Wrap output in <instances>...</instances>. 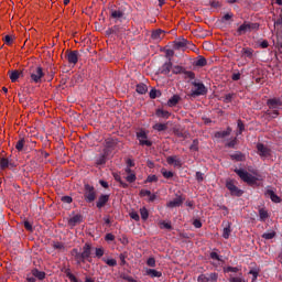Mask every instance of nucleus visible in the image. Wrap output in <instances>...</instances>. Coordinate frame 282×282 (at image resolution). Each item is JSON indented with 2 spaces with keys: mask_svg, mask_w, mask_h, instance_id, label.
Wrapping results in <instances>:
<instances>
[{
  "mask_svg": "<svg viewBox=\"0 0 282 282\" xmlns=\"http://www.w3.org/2000/svg\"><path fill=\"white\" fill-rule=\"evenodd\" d=\"M91 252H94V247L91 243L86 242L80 250H78V248H74L70 251V256L73 257L76 265H83V263H91L94 261Z\"/></svg>",
  "mask_w": 282,
  "mask_h": 282,
  "instance_id": "nucleus-1",
  "label": "nucleus"
},
{
  "mask_svg": "<svg viewBox=\"0 0 282 282\" xmlns=\"http://www.w3.org/2000/svg\"><path fill=\"white\" fill-rule=\"evenodd\" d=\"M30 82L35 83V85H40L43 83V78H45V73L43 72V67H31L29 70Z\"/></svg>",
  "mask_w": 282,
  "mask_h": 282,
  "instance_id": "nucleus-2",
  "label": "nucleus"
},
{
  "mask_svg": "<svg viewBox=\"0 0 282 282\" xmlns=\"http://www.w3.org/2000/svg\"><path fill=\"white\" fill-rule=\"evenodd\" d=\"M234 172L242 180V182H246L249 186H254L257 182H259V178L253 176L252 174L248 173V171L242 169H235Z\"/></svg>",
  "mask_w": 282,
  "mask_h": 282,
  "instance_id": "nucleus-3",
  "label": "nucleus"
},
{
  "mask_svg": "<svg viewBox=\"0 0 282 282\" xmlns=\"http://www.w3.org/2000/svg\"><path fill=\"white\" fill-rule=\"evenodd\" d=\"M193 87L195 89L191 90L189 98H197L199 96H206L208 94V88H206V85L202 82H193L192 83Z\"/></svg>",
  "mask_w": 282,
  "mask_h": 282,
  "instance_id": "nucleus-4",
  "label": "nucleus"
},
{
  "mask_svg": "<svg viewBox=\"0 0 282 282\" xmlns=\"http://www.w3.org/2000/svg\"><path fill=\"white\" fill-rule=\"evenodd\" d=\"M96 187L94 185L85 184L84 185V199L87 204H93L96 202Z\"/></svg>",
  "mask_w": 282,
  "mask_h": 282,
  "instance_id": "nucleus-5",
  "label": "nucleus"
},
{
  "mask_svg": "<svg viewBox=\"0 0 282 282\" xmlns=\"http://www.w3.org/2000/svg\"><path fill=\"white\" fill-rule=\"evenodd\" d=\"M252 30H259V23L245 22L237 29V35L243 36V34L252 32Z\"/></svg>",
  "mask_w": 282,
  "mask_h": 282,
  "instance_id": "nucleus-6",
  "label": "nucleus"
},
{
  "mask_svg": "<svg viewBox=\"0 0 282 282\" xmlns=\"http://www.w3.org/2000/svg\"><path fill=\"white\" fill-rule=\"evenodd\" d=\"M219 279V273L212 272V273H202L197 278V282H217Z\"/></svg>",
  "mask_w": 282,
  "mask_h": 282,
  "instance_id": "nucleus-7",
  "label": "nucleus"
},
{
  "mask_svg": "<svg viewBox=\"0 0 282 282\" xmlns=\"http://www.w3.org/2000/svg\"><path fill=\"white\" fill-rule=\"evenodd\" d=\"M148 135H147V131L141 130L139 132H137V140H139V144L141 147H153V142H151L150 140H148Z\"/></svg>",
  "mask_w": 282,
  "mask_h": 282,
  "instance_id": "nucleus-8",
  "label": "nucleus"
},
{
  "mask_svg": "<svg viewBox=\"0 0 282 282\" xmlns=\"http://www.w3.org/2000/svg\"><path fill=\"white\" fill-rule=\"evenodd\" d=\"M226 188L229 189L230 195H232L234 197H241V195H243V191L239 189V187H237V185H235V182L232 181L226 182Z\"/></svg>",
  "mask_w": 282,
  "mask_h": 282,
  "instance_id": "nucleus-9",
  "label": "nucleus"
},
{
  "mask_svg": "<svg viewBox=\"0 0 282 282\" xmlns=\"http://www.w3.org/2000/svg\"><path fill=\"white\" fill-rule=\"evenodd\" d=\"M6 169H17V163L6 156H2L0 158V170L6 171Z\"/></svg>",
  "mask_w": 282,
  "mask_h": 282,
  "instance_id": "nucleus-10",
  "label": "nucleus"
},
{
  "mask_svg": "<svg viewBox=\"0 0 282 282\" xmlns=\"http://www.w3.org/2000/svg\"><path fill=\"white\" fill-rule=\"evenodd\" d=\"M78 51H66L65 58L68 61L69 65H76L78 63Z\"/></svg>",
  "mask_w": 282,
  "mask_h": 282,
  "instance_id": "nucleus-11",
  "label": "nucleus"
},
{
  "mask_svg": "<svg viewBox=\"0 0 282 282\" xmlns=\"http://www.w3.org/2000/svg\"><path fill=\"white\" fill-rule=\"evenodd\" d=\"M267 106L269 109H279L282 107V98L281 97H273L267 100Z\"/></svg>",
  "mask_w": 282,
  "mask_h": 282,
  "instance_id": "nucleus-12",
  "label": "nucleus"
},
{
  "mask_svg": "<svg viewBox=\"0 0 282 282\" xmlns=\"http://www.w3.org/2000/svg\"><path fill=\"white\" fill-rule=\"evenodd\" d=\"M109 199H110V196L109 194H101L97 202H96V206L97 208L100 210L101 208H105V206H107V204H109Z\"/></svg>",
  "mask_w": 282,
  "mask_h": 282,
  "instance_id": "nucleus-13",
  "label": "nucleus"
},
{
  "mask_svg": "<svg viewBox=\"0 0 282 282\" xmlns=\"http://www.w3.org/2000/svg\"><path fill=\"white\" fill-rule=\"evenodd\" d=\"M257 151H258V155H260V158H268L270 155L269 148L265 147L263 143L257 144Z\"/></svg>",
  "mask_w": 282,
  "mask_h": 282,
  "instance_id": "nucleus-14",
  "label": "nucleus"
},
{
  "mask_svg": "<svg viewBox=\"0 0 282 282\" xmlns=\"http://www.w3.org/2000/svg\"><path fill=\"white\" fill-rule=\"evenodd\" d=\"M265 197H270L271 202L274 204H281V197L274 193L272 189H267L264 193Z\"/></svg>",
  "mask_w": 282,
  "mask_h": 282,
  "instance_id": "nucleus-15",
  "label": "nucleus"
},
{
  "mask_svg": "<svg viewBox=\"0 0 282 282\" xmlns=\"http://www.w3.org/2000/svg\"><path fill=\"white\" fill-rule=\"evenodd\" d=\"M126 181L129 182V184H133V182H135L138 180V176H135V172H133V170H131L130 167H126Z\"/></svg>",
  "mask_w": 282,
  "mask_h": 282,
  "instance_id": "nucleus-16",
  "label": "nucleus"
},
{
  "mask_svg": "<svg viewBox=\"0 0 282 282\" xmlns=\"http://www.w3.org/2000/svg\"><path fill=\"white\" fill-rule=\"evenodd\" d=\"M191 45V42L186 39H182L174 42V50H184V47H188Z\"/></svg>",
  "mask_w": 282,
  "mask_h": 282,
  "instance_id": "nucleus-17",
  "label": "nucleus"
},
{
  "mask_svg": "<svg viewBox=\"0 0 282 282\" xmlns=\"http://www.w3.org/2000/svg\"><path fill=\"white\" fill-rule=\"evenodd\" d=\"M184 204V198L182 196H177L173 200H170L167 203L169 208H178V206H182Z\"/></svg>",
  "mask_w": 282,
  "mask_h": 282,
  "instance_id": "nucleus-18",
  "label": "nucleus"
},
{
  "mask_svg": "<svg viewBox=\"0 0 282 282\" xmlns=\"http://www.w3.org/2000/svg\"><path fill=\"white\" fill-rule=\"evenodd\" d=\"M145 274L151 279H160L162 276V272L155 269H145Z\"/></svg>",
  "mask_w": 282,
  "mask_h": 282,
  "instance_id": "nucleus-19",
  "label": "nucleus"
},
{
  "mask_svg": "<svg viewBox=\"0 0 282 282\" xmlns=\"http://www.w3.org/2000/svg\"><path fill=\"white\" fill-rule=\"evenodd\" d=\"M21 76H23V72L9 70V77H10L11 83H17V80H19V78H21Z\"/></svg>",
  "mask_w": 282,
  "mask_h": 282,
  "instance_id": "nucleus-20",
  "label": "nucleus"
},
{
  "mask_svg": "<svg viewBox=\"0 0 282 282\" xmlns=\"http://www.w3.org/2000/svg\"><path fill=\"white\" fill-rule=\"evenodd\" d=\"M110 17H111V19H122V17H124V10L110 9Z\"/></svg>",
  "mask_w": 282,
  "mask_h": 282,
  "instance_id": "nucleus-21",
  "label": "nucleus"
},
{
  "mask_svg": "<svg viewBox=\"0 0 282 282\" xmlns=\"http://www.w3.org/2000/svg\"><path fill=\"white\" fill-rule=\"evenodd\" d=\"M166 162H167V164L173 165V166H182V160H180L175 155L174 156H167Z\"/></svg>",
  "mask_w": 282,
  "mask_h": 282,
  "instance_id": "nucleus-22",
  "label": "nucleus"
},
{
  "mask_svg": "<svg viewBox=\"0 0 282 282\" xmlns=\"http://www.w3.org/2000/svg\"><path fill=\"white\" fill-rule=\"evenodd\" d=\"M241 56H245V58H252L254 56V50L250 47H243L240 51Z\"/></svg>",
  "mask_w": 282,
  "mask_h": 282,
  "instance_id": "nucleus-23",
  "label": "nucleus"
},
{
  "mask_svg": "<svg viewBox=\"0 0 282 282\" xmlns=\"http://www.w3.org/2000/svg\"><path fill=\"white\" fill-rule=\"evenodd\" d=\"M173 68V63L171 61L165 62L161 67V74H164L165 76L171 74V69Z\"/></svg>",
  "mask_w": 282,
  "mask_h": 282,
  "instance_id": "nucleus-24",
  "label": "nucleus"
},
{
  "mask_svg": "<svg viewBox=\"0 0 282 282\" xmlns=\"http://www.w3.org/2000/svg\"><path fill=\"white\" fill-rule=\"evenodd\" d=\"M208 65V61L204 56H198L196 61H194L195 67H206Z\"/></svg>",
  "mask_w": 282,
  "mask_h": 282,
  "instance_id": "nucleus-25",
  "label": "nucleus"
},
{
  "mask_svg": "<svg viewBox=\"0 0 282 282\" xmlns=\"http://www.w3.org/2000/svg\"><path fill=\"white\" fill-rule=\"evenodd\" d=\"M182 100L180 95H174L167 100V107H176V105Z\"/></svg>",
  "mask_w": 282,
  "mask_h": 282,
  "instance_id": "nucleus-26",
  "label": "nucleus"
},
{
  "mask_svg": "<svg viewBox=\"0 0 282 282\" xmlns=\"http://www.w3.org/2000/svg\"><path fill=\"white\" fill-rule=\"evenodd\" d=\"M83 221V216L82 215H75L68 220V225L72 227L76 226L77 224H80Z\"/></svg>",
  "mask_w": 282,
  "mask_h": 282,
  "instance_id": "nucleus-27",
  "label": "nucleus"
},
{
  "mask_svg": "<svg viewBox=\"0 0 282 282\" xmlns=\"http://www.w3.org/2000/svg\"><path fill=\"white\" fill-rule=\"evenodd\" d=\"M155 113L158 118H164L165 120H169V118H171V112L164 109H156Z\"/></svg>",
  "mask_w": 282,
  "mask_h": 282,
  "instance_id": "nucleus-28",
  "label": "nucleus"
},
{
  "mask_svg": "<svg viewBox=\"0 0 282 282\" xmlns=\"http://www.w3.org/2000/svg\"><path fill=\"white\" fill-rule=\"evenodd\" d=\"M231 133L232 129L228 127L227 130L216 132L215 138H228Z\"/></svg>",
  "mask_w": 282,
  "mask_h": 282,
  "instance_id": "nucleus-29",
  "label": "nucleus"
},
{
  "mask_svg": "<svg viewBox=\"0 0 282 282\" xmlns=\"http://www.w3.org/2000/svg\"><path fill=\"white\" fill-rule=\"evenodd\" d=\"M135 91H137V94L144 95V94H147V91H149V88L147 87L145 84L140 83L137 85Z\"/></svg>",
  "mask_w": 282,
  "mask_h": 282,
  "instance_id": "nucleus-30",
  "label": "nucleus"
},
{
  "mask_svg": "<svg viewBox=\"0 0 282 282\" xmlns=\"http://www.w3.org/2000/svg\"><path fill=\"white\" fill-rule=\"evenodd\" d=\"M32 274L35 279H39V281H43V279H45V272L39 271V269H33Z\"/></svg>",
  "mask_w": 282,
  "mask_h": 282,
  "instance_id": "nucleus-31",
  "label": "nucleus"
},
{
  "mask_svg": "<svg viewBox=\"0 0 282 282\" xmlns=\"http://www.w3.org/2000/svg\"><path fill=\"white\" fill-rule=\"evenodd\" d=\"M231 160H236V162H243L246 160V155L241 152H236L230 155Z\"/></svg>",
  "mask_w": 282,
  "mask_h": 282,
  "instance_id": "nucleus-32",
  "label": "nucleus"
},
{
  "mask_svg": "<svg viewBox=\"0 0 282 282\" xmlns=\"http://www.w3.org/2000/svg\"><path fill=\"white\" fill-rule=\"evenodd\" d=\"M113 178L116 182H118L121 186V188H129V184L122 181V177L118 174H113Z\"/></svg>",
  "mask_w": 282,
  "mask_h": 282,
  "instance_id": "nucleus-33",
  "label": "nucleus"
},
{
  "mask_svg": "<svg viewBox=\"0 0 282 282\" xmlns=\"http://www.w3.org/2000/svg\"><path fill=\"white\" fill-rule=\"evenodd\" d=\"M162 35H164V31L162 30V29H158V30H155L153 33H152V39L154 40V41H158V40H160V39H162Z\"/></svg>",
  "mask_w": 282,
  "mask_h": 282,
  "instance_id": "nucleus-34",
  "label": "nucleus"
},
{
  "mask_svg": "<svg viewBox=\"0 0 282 282\" xmlns=\"http://www.w3.org/2000/svg\"><path fill=\"white\" fill-rule=\"evenodd\" d=\"M23 147H25V138L19 139L18 142L15 143V149L19 152L23 151Z\"/></svg>",
  "mask_w": 282,
  "mask_h": 282,
  "instance_id": "nucleus-35",
  "label": "nucleus"
},
{
  "mask_svg": "<svg viewBox=\"0 0 282 282\" xmlns=\"http://www.w3.org/2000/svg\"><path fill=\"white\" fill-rule=\"evenodd\" d=\"M237 127H238L237 135H241V133L246 131V126L243 124V121H241V119L237 120Z\"/></svg>",
  "mask_w": 282,
  "mask_h": 282,
  "instance_id": "nucleus-36",
  "label": "nucleus"
},
{
  "mask_svg": "<svg viewBox=\"0 0 282 282\" xmlns=\"http://www.w3.org/2000/svg\"><path fill=\"white\" fill-rule=\"evenodd\" d=\"M154 131H166L169 129V126L166 123H155L153 126Z\"/></svg>",
  "mask_w": 282,
  "mask_h": 282,
  "instance_id": "nucleus-37",
  "label": "nucleus"
},
{
  "mask_svg": "<svg viewBox=\"0 0 282 282\" xmlns=\"http://www.w3.org/2000/svg\"><path fill=\"white\" fill-rule=\"evenodd\" d=\"M230 223H228V226L223 229V237L224 239H230Z\"/></svg>",
  "mask_w": 282,
  "mask_h": 282,
  "instance_id": "nucleus-38",
  "label": "nucleus"
},
{
  "mask_svg": "<svg viewBox=\"0 0 282 282\" xmlns=\"http://www.w3.org/2000/svg\"><path fill=\"white\" fill-rule=\"evenodd\" d=\"M104 263H107L109 268H116L118 265V261L116 259H105L102 258Z\"/></svg>",
  "mask_w": 282,
  "mask_h": 282,
  "instance_id": "nucleus-39",
  "label": "nucleus"
},
{
  "mask_svg": "<svg viewBox=\"0 0 282 282\" xmlns=\"http://www.w3.org/2000/svg\"><path fill=\"white\" fill-rule=\"evenodd\" d=\"M140 215L141 219H143V221H147L149 219V209H147V207L141 208Z\"/></svg>",
  "mask_w": 282,
  "mask_h": 282,
  "instance_id": "nucleus-40",
  "label": "nucleus"
},
{
  "mask_svg": "<svg viewBox=\"0 0 282 282\" xmlns=\"http://www.w3.org/2000/svg\"><path fill=\"white\" fill-rule=\"evenodd\" d=\"M276 237V231H268L262 235V239H274Z\"/></svg>",
  "mask_w": 282,
  "mask_h": 282,
  "instance_id": "nucleus-41",
  "label": "nucleus"
},
{
  "mask_svg": "<svg viewBox=\"0 0 282 282\" xmlns=\"http://www.w3.org/2000/svg\"><path fill=\"white\" fill-rule=\"evenodd\" d=\"M96 164H97L98 166H102V164H107V154L100 155V156L97 159Z\"/></svg>",
  "mask_w": 282,
  "mask_h": 282,
  "instance_id": "nucleus-42",
  "label": "nucleus"
},
{
  "mask_svg": "<svg viewBox=\"0 0 282 282\" xmlns=\"http://www.w3.org/2000/svg\"><path fill=\"white\" fill-rule=\"evenodd\" d=\"M259 217H260V221H265L268 219V217H269L268 210L260 209L259 210Z\"/></svg>",
  "mask_w": 282,
  "mask_h": 282,
  "instance_id": "nucleus-43",
  "label": "nucleus"
},
{
  "mask_svg": "<svg viewBox=\"0 0 282 282\" xmlns=\"http://www.w3.org/2000/svg\"><path fill=\"white\" fill-rule=\"evenodd\" d=\"M106 149H116V140L107 139L106 140Z\"/></svg>",
  "mask_w": 282,
  "mask_h": 282,
  "instance_id": "nucleus-44",
  "label": "nucleus"
},
{
  "mask_svg": "<svg viewBox=\"0 0 282 282\" xmlns=\"http://www.w3.org/2000/svg\"><path fill=\"white\" fill-rule=\"evenodd\" d=\"M105 256V249L104 248H95V257L97 259H101V257Z\"/></svg>",
  "mask_w": 282,
  "mask_h": 282,
  "instance_id": "nucleus-45",
  "label": "nucleus"
},
{
  "mask_svg": "<svg viewBox=\"0 0 282 282\" xmlns=\"http://www.w3.org/2000/svg\"><path fill=\"white\" fill-rule=\"evenodd\" d=\"M161 173H162L163 177H165V180H171V177H173V175H174L173 172L166 171L165 169H162Z\"/></svg>",
  "mask_w": 282,
  "mask_h": 282,
  "instance_id": "nucleus-46",
  "label": "nucleus"
},
{
  "mask_svg": "<svg viewBox=\"0 0 282 282\" xmlns=\"http://www.w3.org/2000/svg\"><path fill=\"white\" fill-rule=\"evenodd\" d=\"M66 276H67V279H69L70 282H78V279L76 278V275H74V273L69 272V270L66 271Z\"/></svg>",
  "mask_w": 282,
  "mask_h": 282,
  "instance_id": "nucleus-47",
  "label": "nucleus"
},
{
  "mask_svg": "<svg viewBox=\"0 0 282 282\" xmlns=\"http://www.w3.org/2000/svg\"><path fill=\"white\" fill-rule=\"evenodd\" d=\"M121 279L123 281H127V282H138V280L133 279V276L129 275V274H122L121 275Z\"/></svg>",
  "mask_w": 282,
  "mask_h": 282,
  "instance_id": "nucleus-48",
  "label": "nucleus"
},
{
  "mask_svg": "<svg viewBox=\"0 0 282 282\" xmlns=\"http://www.w3.org/2000/svg\"><path fill=\"white\" fill-rule=\"evenodd\" d=\"M267 116H270V118H278L279 117V109H272V111H267Z\"/></svg>",
  "mask_w": 282,
  "mask_h": 282,
  "instance_id": "nucleus-49",
  "label": "nucleus"
},
{
  "mask_svg": "<svg viewBox=\"0 0 282 282\" xmlns=\"http://www.w3.org/2000/svg\"><path fill=\"white\" fill-rule=\"evenodd\" d=\"M210 259H213L214 261H221V256L218 254L217 252L213 251L209 253Z\"/></svg>",
  "mask_w": 282,
  "mask_h": 282,
  "instance_id": "nucleus-50",
  "label": "nucleus"
},
{
  "mask_svg": "<svg viewBox=\"0 0 282 282\" xmlns=\"http://www.w3.org/2000/svg\"><path fill=\"white\" fill-rule=\"evenodd\" d=\"M153 182H158V176L156 175H149L145 180V184H151Z\"/></svg>",
  "mask_w": 282,
  "mask_h": 282,
  "instance_id": "nucleus-51",
  "label": "nucleus"
},
{
  "mask_svg": "<svg viewBox=\"0 0 282 282\" xmlns=\"http://www.w3.org/2000/svg\"><path fill=\"white\" fill-rule=\"evenodd\" d=\"M54 250H65V245L63 242H53Z\"/></svg>",
  "mask_w": 282,
  "mask_h": 282,
  "instance_id": "nucleus-52",
  "label": "nucleus"
},
{
  "mask_svg": "<svg viewBox=\"0 0 282 282\" xmlns=\"http://www.w3.org/2000/svg\"><path fill=\"white\" fill-rule=\"evenodd\" d=\"M224 272L225 273H228V272L237 273V272H239V268H237V267H227V268L224 269Z\"/></svg>",
  "mask_w": 282,
  "mask_h": 282,
  "instance_id": "nucleus-53",
  "label": "nucleus"
},
{
  "mask_svg": "<svg viewBox=\"0 0 282 282\" xmlns=\"http://www.w3.org/2000/svg\"><path fill=\"white\" fill-rule=\"evenodd\" d=\"M226 147L228 149H235V147H237V138H234L231 141H229L228 143H226Z\"/></svg>",
  "mask_w": 282,
  "mask_h": 282,
  "instance_id": "nucleus-54",
  "label": "nucleus"
},
{
  "mask_svg": "<svg viewBox=\"0 0 282 282\" xmlns=\"http://www.w3.org/2000/svg\"><path fill=\"white\" fill-rule=\"evenodd\" d=\"M191 151H198L199 149V141L194 140L193 143L189 147Z\"/></svg>",
  "mask_w": 282,
  "mask_h": 282,
  "instance_id": "nucleus-55",
  "label": "nucleus"
},
{
  "mask_svg": "<svg viewBox=\"0 0 282 282\" xmlns=\"http://www.w3.org/2000/svg\"><path fill=\"white\" fill-rule=\"evenodd\" d=\"M147 265H149V268H155L156 263H155V258L151 257L147 260Z\"/></svg>",
  "mask_w": 282,
  "mask_h": 282,
  "instance_id": "nucleus-56",
  "label": "nucleus"
},
{
  "mask_svg": "<svg viewBox=\"0 0 282 282\" xmlns=\"http://www.w3.org/2000/svg\"><path fill=\"white\" fill-rule=\"evenodd\" d=\"M161 228H164L165 230H173V226L171 223L162 221L161 223Z\"/></svg>",
  "mask_w": 282,
  "mask_h": 282,
  "instance_id": "nucleus-57",
  "label": "nucleus"
},
{
  "mask_svg": "<svg viewBox=\"0 0 282 282\" xmlns=\"http://www.w3.org/2000/svg\"><path fill=\"white\" fill-rule=\"evenodd\" d=\"M183 74L186 76V78H189L191 80H195V74L191 70H184Z\"/></svg>",
  "mask_w": 282,
  "mask_h": 282,
  "instance_id": "nucleus-58",
  "label": "nucleus"
},
{
  "mask_svg": "<svg viewBox=\"0 0 282 282\" xmlns=\"http://www.w3.org/2000/svg\"><path fill=\"white\" fill-rule=\"evenodd\" d=\"M172 72H173V74H184V67L174 66Z\"/></svg>",
  "mask_w": 282,
  "mask_h": 282,
  "instance_id": "nucleus-59",
  "label": "nucleus"
},
{
  "mask_svg": "<svg viewBox=\"0 0 282 282\" xmlns=\"http://www.w3.org/2000/svg\"><path fill=\"white\" fill-rule=\"evenodd\" d=\"M119 259L121 261L120 265H127V253H120Z\"/></svg>",
  "mask_w": 282,
  "mask_h": 282,
  "instance_id": "nucleus-60",
  "label": "nucleus"
},
{
  "mask_svg": "<svg viewBox=\"0 0 282 282\" xmlns=\"http://www.w3.org/2000/svg\"><path fill=\"white\" fill-rule=\"evenodd\" d=\"M3 41L6 43V45H12V42L14 41L10 35H6L3 37Z\"/></svg>",
  "mask_w": 282,
  "mask_h": 282,
  "instance_id": "nucleus-61",
  "label": "nucleus"
},
{
  "mask_svg": "<svg viewBox=\"0 0 282 282\" xmlns=\"http://www.w3.org/2000/svg\"><path fill=\"white\" fill-rule=\"evenodd\" d=\"M195 177H196L197 182H204V173L196 172Z\"/></svg>",
  "mask_w": 282,
  "mask_h": 282,
  "instance_id": "nucleus-62",
  "label": "nucleus"
},
{
  "mask_svg": "<svg viewBox=\"0 0 282 282\" xmlns=\"http://www.w3.org/2000/svg\"><path fill=\"white\" fill-rule=\"evenodd\" d=\"M158 94H160L158 89H151L150 98L155 99L158 97Z\"/></svg>",
  "mask_w": 282,
  "mask_h": 282,
  "instance_id": "nucleus-63",
  "label": "nucleus"
},
{
  "mask_svg": "<svg viewBox=\"0 0 282 282\" xmlns=\"http://www.w3.org/2000/svg\"><path fill=\"white\" fill-rule=\"evenodd\" d=\"M229 281L230 282H246V281H243V279L237 278V276L230 278Z\"/></svg>",
  "mask_w": 282,
  "mask_h": 282,
  "instance_id": "nucleus-64",
  "label": "nucleus"
}]
</instances>
